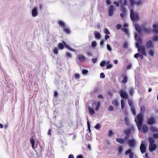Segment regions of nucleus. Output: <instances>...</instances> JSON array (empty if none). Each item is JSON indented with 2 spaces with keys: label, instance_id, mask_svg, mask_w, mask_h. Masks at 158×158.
I'll list each match as a JSON object with an SVG mask.
<instances>
[{
  "label": "nucleus",
  "instance_id": "obj_1",
  "mask_svg": "<svg viewBox=\"0 0 158 158\" xmlns=\"http://www.w3.org/2000/svg\"><path fill=\"white\" fill-rule=\"evenodd\" d=\"M134 38L136 41L135 43V47L137 48L139 52H141L142 55L140 54L139 56L141 59H143V56H146L147 54L145 47L143 45H141L143 43V40L141 36L137 33H135Z\"/></svg>",
  "mask_w": 158,
  "mask_h": 158
},
{
  "label": "nucleus",
  "instance_id": "obj_2",
  "mask_svg": "<svg viewBox=\"0 0 158 158\" xmlns=\"http://www.w3.org/2000/svg\"><path fill=\"white\" fill-rule=\"evenodd\" d=\"M144 116L143 113H140L135 118V121L137 126L138 130L140 131L142 129V125L143 122Z\"/></svg>",
  "mask_w": 158,
  "mask_h": 158
},
{
  "label": "nucleus",
  "instance_id": "obj_3",
  "mask_svg": "<svg viewBox=\"0 0 158 158\" xmlns=\"http://www.w3.org/2000/svg\"><path fill=\"white\" fill-rule=\"evenodd\" d=\"M148 139L149 143V150L150 152H152L156 149L157 146L155 144V139H153L152 137H149Z\"/></svg>",
  "mask_w": 158,
  "mask_h": 158
},
{
  "label": "nucleus",
  "instance_id": "obj_4",
  "mask_svg": "<svg viewBox=\"0 0 158 158\" xmlns=\"http://www.w3.org/2000/svg\"><path fill=\"white\" fill-rule=\"evenodd\" d=\"M130 17L131 20L133 22L140 19L138 13H135L133 8L131 9L130 10Z\"/></svg>",
  "mask_w": 158,
  "mask_h": 158
},
{
  "label": "nucleus",
  "instance_id": "obj_5",
  "mask_svg": "<svg viewBox=\"0 0 158 158\" xmlns=\"http://www.w3.org/2000/svg\"><path fill=\"white\" fill-rule=\"evenodd\" d=\"M127 143L128 146L131 148H135L136 144V142L135 139L134 138L128 140Z\"/></svg>",
  "mask_w": 158,
  "mask_h": 158
},
{
  "label": "nucleus",
  "instance_id": "obj_6",
  "mask_svg": "<svg viewBox=\"0 0 158 158\" xmlns=\"http://www.w3.org/2000/svg\"><path fill=\"white\" fill-rule=\"evenodd\" d=\"M118 93L122 98L125 99L128 98V95L125 90L122 89H120Z\"/></svg>",
  "mask_w": 158,
  "mask_h": 158
},
{
  "label": "nucleus",
  "instance_id": "obj_7",
  "mask_svg": "<svg viewBox=\"0 0 158 158\" xmlns=\"http://www.w3.org/2000/svg\"><path fill=\"white\" fill-rule=\"evenodd\" d=\"M120 10L122 13L120 14V16L123 19L127 15L126 10L123 5H121L120 6Z\"/></svg>",
  "mask_w": 158,
  "mask_h": 158
},
{
  "label": "nucleus",
  "instance_id": "obj_8",
  "mask_svg": "<svg viewBox=\"0 0 158 158\" xmlns=\"http://www.w3.org/2000/svg\"><path fill=\"white\" fill-rule=\"evenodd\" d=\"M143 141L142 140L141 141V143L140 146V149L141 153L142 154L145 152L146 148L145 143H143Z\"/></svg>",
  "mask_w": 158,
  "mask_h": 158
},
{
  "label": "nucleus",
  "instance_id": "obj_9",
  "mask_svg": "<svg viewBox=\"0 0 158 158\" xmlns=\"http://www.w3.org/2000/svg\"><path fill=\"white\" fill-rule=\"evenodd\" d=\"M115 10V7L113 5L110 6L108 9V15L112 16L114 14V11Z\"/></svg>",
  "mask_w": 158,
  "mask_h": 158
},
{
  "label": "nucleus",
  "instance_id": "obj_10",
  "mask_svg": "<svg viewBox=\"0 0 158 158\" xmlns=\"http://www.w3.org/2000/svg\"><path fill=\"white\" fill-rule=\"evenodd\" d=\"M125 154L126 155L129 154V158H134V153L132 152V150L131 148L125 151Z\"/></svg>",
  "mask_w": 158,
  "mask_h": 158
},
{
  "label": "nucleus",
  "instance_id": "obj_11",
  "mask_svg": "<svg viewBox=\"0 0 158 158\" xmlns=\"http://www.w3.org/2000/svg\"><path fill=\"white\" fill-rule=\"evenodd\" d=\"M155 123L156 119L152 116L150 117L147 120V124L149 125H153Z\"/></svg>",
  "mask_w": 158,
  "mask_h": 158
},
{
  "label": "nucleus",
  "instance_id": "obj_12",
  "mask_svg": "<svg viewBox=\"0 0 158 158\" xmlns=\"http://www.w3.org/2000/svg\"><path fill=\"white\" fill-rule=\"evenodd\" d=\"M146 47L147 49L152 48L154 49V45L152 41L149 40L146 43Z\"/></svg>",
  "mask_w": 158,
  "mask_h": 158
},
{
  "label": "nucleus",
  "instance_id": "obj_13",
  "mask_svg": "<svg viewBox=\"0 0 158 158\" xmlns=\"http://www.w3.org/2000/svg\"><path fill=\"white\" fill-rule=\"evenodd\" d=\"M31 15L33 17H35L38 15V13L37 8L34 7L32 9L31 11Z\"/></svg>",
  "mask_w": 158,
  "mask_h": 158
},
{
  "label": "nucleus",
  "instance_id": "obj_14",
  "mask_svg": "<svg viewBox=\"0 0 158 158\" xmlns=\"http://www.w3.org/2000/svg\"><path fill=\"white\" fill-rule=\"evenodd\" d=\"M134 26L135 30L139 33H141L142 29L138 23H135Z\"/></svg>",
  "mask_w": 158,
  "mask_h": 158
},
{
  "label": "nucleus",
  "instance_id": "obj_15",
  "mask_svg": "<svg viewBox=\"0 0 158 158\" xmlns=\"http://www.w3.org/2000/svg\"><path fill=\"white\" fill-rule=\"evenodd\" d=\"M153 29H152V31L155 33H158V23L157 25L156 24L154 23L152 25Z\"/></svg>",
  "mask_w": 158,
  "mask_h": 158
},
{
  "label": "nucleus",
  "instance_id": "obj_16",
  "mask_svg": "<svg viewBox=\"0 0 158 158\" xmlns=\"http://www.w3.org/2000/svg\"><path fill=\"white\" fill-rule=\"evenodd\" d=\"M142 130L144 133H147L148 131V126L145 124L142 125Z\"/></svg>",
  "mask_w": 158,
  "mask_h": 158
},
{
  "label": "nucleus",
  "instance_id": "obj_17",
  "mask_svg": "<svg viewBox=\"0 0 158 158\" xmlns=\"http://www.w3.org/2000/svg\"><path fill=\"white\" fill-rule=\"evenodd\" d=\"M122 76L123 77L122 81V83L124 84H126L128 81V77L126 74H123Z\"/></svg>",
  "mask_w": 158,
  "mask_h": 158
},
{
  "label": "nucleus",
  "instance_id": "obj_18",
  "mask_svg": "<svg viewBox=\"0 0 158 158\" xmlns=\"http://www.w3.org/2000/svg\"><path fill=\"white\" fill-rule=\"evenodd\" d=\"M143 31L147 33H149L152 31V29L151 30L149 28H146L144 27V26H142Z\"/></svg>",
  "mask_w": 158,
  "mask_h": 158
},
{
  "label": "nucleus",
  "instance_id": "obj_19",
  "mask_svg": "<svg viewBox=\"0 0 158 158\" xmlns=\"http://www.w3.org/2000/svg\"><path fill=\"white\" fill-rule=\"evenodd\" d=\"M77 57L79 60L81 62L84 61L85 60V56L84 55H78L77 56Z\"/></svg>",
  "mask_w": 158,
  "mask_h": 158
},
{
  "label": "nucleus",
  "instance_id": "obj_20",
  "mask_svg": "<svg viewBox=\"0 0 158 158\" xmlns=\"http://www.w3.org/2000/svg\"><path fill=\"white\" fill-rule=\"evenodd\" d=\"M116 141L117 142L121 144H124L125 143V140L124 139L117 138L116 139Z\"/></svg>",
  "mask_w": 158,
  "mask_h": 158
},
{
  "label": "nucleus",
  "instance_id": "obj_21",
  "mask_svg": "<svg viewBox=\"0 0 158 158\" xmlns=\"http://www.w3.org/2000/svg\"><path fill=\"white\" fill-rule=\"evenodd\" d=\"M150 129L151 131L152 132H155L158 131V128H156L152 126H150Z\"/></svg>",
  "mask_w": 158,
  "mask_h": 158
},
{
  "label": "nucleus",
  "instance_id": "obj_22",
  "mask_svg": "<svg viewBox=\"0 0 158 158\" xmlns=\"http://www.w3.org/2000/svg\"><path fill=\"white\" fill-rule=\"evenodd\" d=\"M63 42L64 44V45L65 46V47L68 48L69 50L70 51H74V49H73L72 48L70 47L69 46L67 45L65 43V42L64 41H63Z\"/></svg>",
  "mask_w": 158,
  "mask_h": 158
},
{
  "label": "nucleus",
  "instance_id": "obj_23",
  "mask_svg": "<svg viewBox=\"0 0 158 158\" xmlns=\"http://www.w3.org/2000/svg\"><path fill=\"white\" fill-rule=\"evenodd\" d=\"M95 106H96V107L95 108V110L96 111H97L98 109H99V102H94V104L93 105V107H94Z\"/></svg>",
  "mask_w": 158,
  "mask_h": 158
},
{
  "label": "nucleus",
  "instance_id": "obj_24",
  "mask_svg": "<svg viewBox=\"0 0 158 158\" xmlns=\"http://www.w3.org/2000/svg\"><path fill=\"white\" fill-rule=\"evenodd\" d=\"M131 132V130L130 128L127 129L124 131V133L126 135H130Z\"/></svg>",
  "mask_w": 158,
  "mask_h": 158
},
{
  "label": "nucleus",
  "instance_id": "obj_25",
  "mask_svg": "<svg viewBox=\"0 0 158 158\" xmlns=\"http://www.w3.org/2000/svg\"><path fill=\"white\" fill-rule=\"evenodd\" d=\"M58 23L59 25L64 28L65 27V23L62 21L59 20L58 22Z\"/></svg>",
  "mask_w": 158,
  "mask_h": 158
},
{
  "label": "nucleus",
  "instance_id": "obj_26",
  "mask_svg": "<svg viewBox=\"0 0 158 158\" xmlns=\"http://www.w3.org/2000/svg\"><path fill=\"white\" fill-rule=\"evenodd\" d=\"M30 142L32 146V148L33 149H35V140L33 138H31L30 139Z\"/></svg>",
  "mask_w": 158,
  "mask_h": 158
},
{
  "label": "nucleus",
  "instance_id": "obj_27",
  "mask_svg": "<svg viewBox=\"0 0 158 158\" xmlns=\"http://www.w3.org/2000/svg\"><path fill=\"white\" fill-rule=\"evenodd\" d=\"M156 132L157 133H154L152 134V137L153 139H158V131Z\"/></svg>",
  "mask_w": 158,
  "mask_h": 158
},
{
  "label": "nucleus",
  "instance_id": "obj_28",
  "mask_svg": "<svg viewBox=\"0 0 158 158\" xmlns=\"http://www.w3.org/2000/svg\"><path fill=\"white\" fill-rule=\"evenodd\" d=\"M63 30L64 32L67 34H69L70 33V30L68 28H66L65 27L63 28Z\"/></svg>",
  "mask_w": 158,
  "mask_h": 158
},
{
  "label": "nucleus",
  "instance_id": "obj_29",
  "mask_svg": "<svg viewBox=\"0 0 158 158\" xmlns=\"http://www.w3.org/2000/svg\"><path fill=\"white\" fill-rule=\"evenodd\" d=\"M121 108L122 110H123L125 107V102L123 99H122L121 100Z\"/></svg>",
  "mask_w": 158,
  "mask_h": 158
},
{
  "label": "nucleus",
  "instance_id": "obj_30",
  "mask_svg": "<svg viewBox=\"0 0 158 158\" xmlns=\"http://www.w3.org/2000/svg\"><path fill=\"white\" fill-rule=\"evenodd\" d=\"M130 5L131 7H133L135 4L136 1L134 0H129Z\"/></svg>",
  "mask_w": 158,
  "mask_h": 158
},
{
  "label": "nucleus",
  "instance_id": "obj_31",
  "mask_svg": "<svg viewBox=\"0 0 158 158\" xmlns=\"http://www.w3.org/2000/svg\"><path fill=\"white\" fill-rule=\"evenodd\" d=\"M64 44L62 43H60L58 44V48L59 49L62 50L64 48Z\"/></svg>",
  "mask_w": 158,
  "mask_h": 158
},
{
  "label": "nucleus",
  "instance_id": "obj_32",
  "mask_svg": "<svg viewBox=\"0 0 158 158\" xmlns=\"http://www.w3.org/2000/svg\"><path fill=\"white\" fill-rule=\"evenodd\" d=\"M112 104L115 106H117L118 105V102L116 99L114 100L112 102Z\"/></svg>",
  "mask_w": 158,
  "mask_h": 158
},
{
  "label": "nucleus",
  "instance_id": "obj_33",
  "mask_svg": "<svg viewBox=\"0 0 158 158\" xmlns=\"http://www.w3.org/2000/svg\"><path fill=\"white\" fill-rule=\"evenodd\" d=\"M148 54L151 56H153L154 55V51L152 49L150 50L148 52Z\"/></svg>",
  "mask_w": 158,
  "mask_h": 158
},
{
  "label": "nucleus",
  "instance_id": "obj_34",
  "mask_svg": "<svg viewBox=\"0 0 158 158\" xmlns=\"http://www.w3.org/2000/svg\"><path fill=\"white\" fill-rule=\"evenodd\" d=\"M143 3V2H142L141 1L139 0L137 1H136L135 4L137 5V6H139L142 5Z\"/></svg>",
  "mask_w": 158,
  "mask_h": 158
},
{
  "label": "nucleus",
  "instance_id": "obj_35",
  "mask_svg": "<svg viewBox=\"0 0 158 158\" xmlns=\"http://www.w3.org/2000/svg\"><path fill=\"white\" fill-rule=\"evenodd\" d=\"M121 30L122 31L125 32L126 34H128V30L127 28L126 27H123L121 28Z\"/></svg>",
  "mask_w": 158,
  "mask_h": 158
},
{
  "label": "nucleus",
  "instance_id": "obj_36",
  "mask_svg": "<svg viewBox=\"0 0 158 158\" xmlns=\"http://www.w3.org/2000/svg\"><path fill=\"white\" fill-rule=\"evenodd\" d=\"M106 65V61L104 60L102 61L100 63V65L102 67H104Z\"/></svg>",
  "mask_w": 158,
  "mask_h": 158
},
{
  "label": "nucleus",
  "instance_id": "obj_37",
  "mask_svg": "<svg viewBox=\"0 0 158 158\" xmlns=\"http://www.w3.org/2000/svg\"><path fill=\"white\" fill-rule=\"evenodd\" d=\"M88 109L89 110V113L90 114L92 115L94 113V110L92 108L89 107Z\"/></svg>",
  "mask_w": 158,
  "mask_h": 158
},
{
  "label": "nucleus",
  "instance_id": "obj_38",
  "mask_svg": "<svg viewBox=\"0 0 158 158\" xmlns=\"http://www.w3.org/2000/svg\"><path fill=\"white\" fill-rule=\"evenodd\" d=\"M53 52L54 54L56 55L58 53V50L57 48L56 47L54 48L53 49Z\"/></svg>",
  "mask_w": 158,
  "mask_h": 158
},
{
  "label": "nucleus",
  "instance_id": "obj_39",
  "mask_svg": "<svg viewBox=\"0 0 158 158\" xmlns=\"http://www.w3.org/2000/svg\"><path fill=\"white\" fill-rule=\"evenodd\" d=\"M124 121L126 124L128 125L129 124V122L128 118L127 116H125L124 118Z\"/></svg>",
  "mask_w": 158,
  "mask_h": 158
},
{
  "label": "nucleus",
  "instance_id": "obj_40",
  "mask_svg": "<svg viewBox=\"0 0 158 158\" xmlns=\"http://www.w3.org/2000/svg\"><path fill=\"white\" fill-rule=\"evenodd\" d=\"M123 46L124 48L126 49L128 47V43L127 42H125L123 44Z\"/></svg>",
  "mask_w": 158,
  "mask_h": 158
},
{
  "label": "nucleus",
  "instance_id": "obj_41",
  "mask_svg": "<svg viewBox=\"0 0 158 158\" xmlns=\"http://www.w3.org/2000/svg\"><path fill=\"white\" fill-rule=\"evenodd\" d=\"M130 94L132 96L133 95L134 93V88L133 87H131L129 90Z\"/></svg>",
  "mask_w": 158,
  "mask_h": 158
},
{
  "label": "nucleus",
  "instance_id": "obj_42",
  "mask_svg": "<svg viewBox=\"0 0 158 158\" xmlns=\"http://www.w3.org/2000/svg\"><path fill=\"white\" fill-rule=\"evenodd\" d=\"M145 106H141L140 107V110H141V112L143 114V113L145 112Z\"/></svg>",
  "mask_w": 158,
  "mask_h": 158
},
{
  "label": "nucleus",
  "instance_id": "obj_43",
  "mask_svg": "<svg viewBox=\"0 0 158 158\" xmlns=\"http://www.w3.org/2000/svg\"><path fill=\"white\" fill-rule=\"evenodd\" d=\"M114 92V91H109L108 92V94L110 96V98H111L113 96V92Z\"/></svg>",
  "mask_w": 158,
  "mask_h": 158
},
{
  "label": "nucleus",
  "instance_id": "obj_44",
  "mask_svg": "<svg viewBox=\"0 0 158 158\" xmlns=\"http://www.w3.org/2000/svg\"><path fill=\"white\" fill-rule=\"evenodd\" d=\"M152 40L154 42H156L158 41V36L155 35L152 37Z\"/></svg>",
  "mask_w": 158,
  "mask_h": 158
},
{
  "label": "nucleus",
  "instance_id": "obj_45",
  "mask_svg": "<svg viewBox=\"0 0 158 158\" xmlns=\"http://www.w3.org/2000/svg\"><path fill=\"white\" fill-rule=\"evenodd\" d=\"M97 45L96 42L95 41H93L91 43L92 47L93 48L95 47Z\"/></svg>",
  "mask_w": 158,
  "mask_h": 158
},
{
  "label": "nucleus",
  "instance_id": "obj_46",
  "mask_svg": "<svg viewBox=\"0 0 158 158\" xmlns=\"http://www.w3.org/2000/svg\"><path fill=\"white\" fill-rule=\"evenodd\" d=\"M104 32L106 35H109L110 34V33L109 30L106 28H105L104 30Z\"/></svg>",
  "mask_w": 158,
  "mask_h": 158
},
{
  "label": "nucleus",
  "instance_id": "obj_47",
  "mask_svg": "<svg viewBox=\"0 0 158 158\" xmlns=\"http://www.w3.org/2000/svg\"><path fill=\"white\" fill-rule=\"evenodd\" d=\"M87 126H88V130L89 131V132H91V130H90V125L89 122V121L87 122Z\"/></svg>",
  "mask_w": 158,
  "mask_h": 158
},
{
  "label": "nucleus",
  "instance_id": "obj_48",
  "mask_svg": "<svg viewBox=\"0 0 158 158\" xmlns=\"http://www.w3.org/2000/svg\"><path fill=\"white\" fill-rule=\"evenodd\" d=\"M74 77L76 79H78L80 78V75L79 73H76L74 75Z\"/></svg>",
  "mask_w": 158,
  "mask_h": 158
},
{
  "label": "nucleus",
  "instance_id": "obj_49",
  "mask_svg": "<svg viewBox=\"0 0 158 158\" xmlns=\"http://www.w3.org/2000/svg\"><path fill=\"white\" fill-rule=\"evenodd\" d=\"M66 57H67V59H69V58H71L72 56V54L71 53L69 52H67L66 53Z\"/></svg>",
  "mask_w": 158,
  "mask_h": 158
},
{
  "label": "nucleus",
  "instance_id": "obj_50",
  "mask_svg": "<svg viewBox=\"0 0 158 158\" xmlns=\"http://www.w3.org/2000/svg\"><path fill=\"white\" fill-rule=\"evenodd\" d=\"M123 150V147L120 146L118 148V151L119 153H121Z\"/></svg>",
  "mask_w": 158,
  "mask_h": 158
},
{
  "label": "nucleus",
  "instance_id": "obj_51",
  "mask_svg": "<svg viewBox=\"0 0 158 158\" xmlns=\"http://www.w3.org/2000/svg\"><path fill=\"white\" fill-rule=\"evenodd\" d=\"M132 64L131 63H129L127 67V69L129 70L131 68Z\"/></svg>",
  "mask_w": 158,
  "mask_h": 158
},
{
  "label": "nucleus",
  "instance_id": "obj_52",
  "mask_svg": "<svg viewBox=\"0 0 158 158\" xmlns=\"http://www.w3.org/2000/svg\"><path fill=\"white\" fill-rule=\"evenodd\" d=\"M128 104L130 106L132 107L133 106V103L131 100L130 99H128Z\"/></svg>",
  "mask_w": 158,
  "mask_h": 158
},
{
  "label": "nucleus",
  "instance_id": "obj_53",
  "mask_svg": "<svg viewBox=\"0 0 158 158\" xmlns=\"http://www.w3.org/2000/svg\"><path fill=\"white\" fill-rule=\"evenodd\" d=\"M131 110L132 113V114L135 115L136 114V111L135 110L134 108V107H131Z\"/></svg>",
  "mask_w": 158,
  "mask_h": 158
},
{
  "label": "nucleus",
  "instance_id": "obj_54",
  "mask_svg": "<svg viewBox=\"0 0 158 158\" xmlns=\"http://www.w3.org/2000/svg\"><path fill=\"white\" fill-rule=\"evenodd\" d=\"M113 67V64H108L106 68V69H110L111 68Z\"/></svg>",
  "mask_w": 158,
  "mask_h": 158
},
{
  "label": "nucleus",
  "instance_id": "obj_55",
  "mask_svg": "<svg viewBox=\"0 0 158 158\" xmlns=\"http://www.w3.org/2000/svg\"><path fill=\"white\" fill-rule=\"evenodd\" d=\"M107 48L109 51H112V48L110 47V45L109 44H107L106 46Z\"/></svg>",
  "mask_w": 158,
  "mask_h": 158
},
{
  "label": "nucleus",
  "instance_id": "obj_56",
  "mask_svg": "<svg viewBox=\"0 0 158 158\" xmlns=\"http://www.w3.org/2000/svg\"><path fill=\"white\" fill-rule=\"evenodd\" d=\"M114 134V133L112 130H110L109 131L108 135L109 137H111L112 135Z\"/></svg>",
  "mask_w": 158,
  "mask_h": 158
},
{
  "label": "nucleus",
  "instance_id": "obj_57",
  "mask_svg": "<svg viewBox=\"0 0 158 158\" xmlns=\"http://www.w3.org/2000/svg\"><path fill=\"white\" fill-rule=\"evenodd\" d=\"M122 27V25L121 24H117L116 26V28L118 30L121 28Z\"/></svg>",
  "mask_w": 158,
  "mask_h": 158
},
{
  "label": "nucleus",
  "instance_id": "obj_58",
  "mask_svg": "<svg viewBox=\"0 0 158 158\" xmlns=\"http://www.w3.org/2000/svg\"><path fill=\"white\" fill-rule=\"evenodd\" d=\"M114 4L116 5V7H118L119 5V2L118 1H114L113 2Z\"/></svg>",
  "mask_w": 158,
  "mask_h": 158
},
{
  "label": "nucleus",
  "instance_id": "obj_59",
  "mask_svg": "<svg viewBox=\"0 0 158 158\" xmlns=\"http://www.w3.org/2000/svg\"><path fill=\"white\" fill-rule=\"evenodd\" d=\"M100 77L101 78H104L105 77V75L103 73H101L100 74Z\"/></svg>",
  "mask_w": 158,
  "mask_h": 158
},
{
  "label": "nucleus",
  "instance_id": "obj_60",
  "mask_svg": "<svg viewBox=\"0 0 158 158\" xmlns=\"http://www.w3.org/2000/svg\"><path fill=\"white\" fill-rule=\"evenodd\" d=\"M88 73V70L86 69H83L82 71V73L83 74H85Z\"/></svg>",
  "mask_w": 158,
  "mask_h": 158
},
{
  "label": "nucleus",
  "instance_id": "obj_61",
  "mask_svg": "<svg viewBox=\"0 0 158 158\" xmlns=\"http://www.w3.org/2000/svg\"><path fill=\"white\" fill-rule=\"evenodd\" d=\"M139 56L140 54L139 53H136L134 55V57L135 58H137Z\"/></svg>",
  "mask_w": 158,
  "mask_h": 158
},
{
  "label": "nucleus",
  "instance_id": "obj_62",
  "mask_svg": "<svg viewBox=\"0 0 158 158\" xmlns=\"http://www.w3.org/2000/svg\"><path fill=\"white\" fill-rule=\"evenodd\" d=\"M108 110L110 111H112L113 110V108L112 106H110L108 108Z\"/></svg>",
  "mask_w": 158,
  "mask_h": 158
},
{
  "label": "nucleus",
  "instance_id": "obj_63",
  "mask_svg": "<svg viewBox=\"0 0 158 158\" xmlns=\"http://www.w3.org/2000/svg\"><path fill=\"white\" fill-rule=\"evenodd\" d=\"M106 2L107 5H109L111 4V1L110 0H106Z\"/></svg>",
  "mask_w": 158,
  "mask_h": 158
},
{
  "label": "nucleus",
  "instance_id": "obj_64",
  "mask_svg": "<svg viewBox=\"0 0 158 158\" xmlns=\"http://www.w3.org/2000/svg\"><path fill=\"white\" fill-rule=\"evenodd\" d=\"M130 136V135H126L125 136L124 139L125 140H127L128 139Z\"/></svg>",
  "mask_w": 158,
  "mask_h": 158
}]
</instances>
